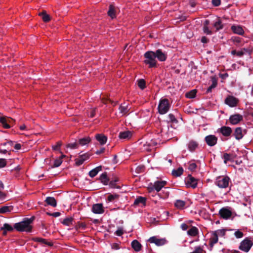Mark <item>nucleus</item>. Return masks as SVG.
I'll use <instances>...</instances> for the list:
<instances>
[{
    "mask_svg": "<svg viewBox=\"0 0 253 253\" xmlns=\"http://www.w3.org/2000/svg\"><path fill=\"white\" fill-rule=\"evenodd\" d=\"M34 219V217L30 218H25L22 221L15 223L14 228L19 232H31L32 229V226L31 224Z\"/></svg>",
    "mask_w": 253,
    "mask_h": 253,
    "instance_id": "obj_1",
    "label": "nucleus"
},
{
    "mask_svg": "<svg viewBox=\"0 0 253 253\" xmlns=\"http://www.w3.org/2000/svg\"><path fill=\"white\" fill-rule=\"evenodd\" d=\"M145 60L144 63L148 65L149 68H153L157 66V61L156 59L154 51H148L144 54Z\"/></svg>",
    "mask_w": 253,
    "mask_h": 253,
    "instance_id": "obj_2",
    "label": "nucleus"
},
{
    "mask_svg": "<svg viewBox=\"0 0 253 253\" xmlns=\"http://www.w3.org/2000/svg\"><path fill=\"white\" fill-rule=\"evenodd\" d=\"M253 245V239L247 237L243 240L240 244L239 249L245 252H248Z\"/></svg>",
    "mask_w": 253,
    "mask_h": 253,
    "instance_id": "obj_3",
    "label": "nucleus"
},
{
    "mask_svg": "<svg viewBox=\"0 0 253 253\" xmlns=\"http://www.w3.org/2000/svg\"><path fill=\"white\" fill-rule=\"evenodd\" d=\"M170 106V105L168 99L164 98L161 99L158 108L159 113L161 114L167 113L169 110Z\"/></svg>",
    "mask_w": 253,
    "mask_h": 253,
    "instance_id": "obj_4",
    "label": "nucleus"
},
{
    "mask_svg": "<svg viewBox=\"0 0 253 253\" xmlns=\"http://www.w3.org/2000/svg\"><path fill=\"white\" fill-rule=\"evenodd\" d=\"M230 180L227 176H219L216 178L215 184L219 188H226L228 187Z\"/></svg>",
    "mask_w": 253,
    "mask_h": 253,
    "instance_id": "obj_5",
    "label": "nucleus"
},
{
    "mask_svg": "<svg viewBox=\"0 0 253 253\" xmlns=\"http://www.w3.org/2000/svg\"><path fill=\"white\" fill-rule=\"evenodd\" d=\"M231 211L227 207L222 208L219 211V215L220 217L224 219H227L232 216Z\"/></svg>",
    "mask_w": 253,
    "mask_h": 253,
    "instance_id": "obj_6",
    "label": "nucleus"
},
{
    "mask_svg": "<svg viewBox=\"0 0 253 253\" xmlns=\"http://www.w3.org/2000/svg\"><path fill=\"white\" fill-rule=\"evenodd\" d=\"M218 138L214 135L210 134L205 137V141L206 144L211 147L217 144Z\"/></svg>",
    "mask_w": 253,
    "mask_h": 253,
    "instance_id": "obj_7",
    "label": "nucleus"
},
{
    "mask_svg": "<svg viewBox=\"0 0 253 253\" xmlns=\"http://www.w3.org/2000/svg\"><path fill=\"white\" fill-rule=\"evenodd\" d=\"M198 180L197 179L195 178L191 175H188L185 181L186 187L188 188L191 187L193 189L195 188L197 186Z\"/></svg>",
    "mask_w": 253,
    "mask_h": 253,
    "instance_id": "obj_8",
    "label": "nucleus"
},
{
    "mask_svg": "<svg viewBox=\"0 0 253 253\" xmlns=\"http://www.w3.org/2000/svg\"><path fill=\"white\" fill-rule=\"evenodd\" d=\"M225 103L231 107H234L237 106L239 100L233 96L229 95L225 99Z\"/></svg>",
    "mask_w": 253,
    "mask_h": 253,
    "instance_id": "obj_9",
    "label": "nucleus"
},
{
    "mask_svg": "<svg viewBox=\"0 0 253 253\" xmlns=\"http://www.w3.org/2000/svg\"><path fill=\"white\" fill-rule=\"evenodd\" d=\"M217 131L225 137H229L232 134V130L229 126H223L218 128Z\"/></svg>",
    "mask_w": 253,
    "mask_h": 253,
    "instance_id": "obj_10",
    "label": "nucleus"
},
{
    "mask_svg": "<svg viewBox=\"0 0 253 253\" xmlns=\"http://www.w3.org/2000/svg\"><path fill=\"white\" fill-rule=\"evenodd\" d=\"M218 241V237L216 235V233L214 231L211 233L210 238L209 239V246L211 250L213 246L216 244Z\"/></svg>",
    "mask_w": 253,
    "mask_h": 253,
    "instance_id": "obj_11",
    "label": "nucleus"
},
{
    "mask_svg": "<svg viewBox=\"0 0 253 253\" xmlns=\"http://www.w3.org/2000/svg\"><path fill=\"white\" fill-rule=\"evenodd\" d=\"M243 120L242 115L238 114L231 115L229 118V122L232 125L238 124L240 122Z\"/></svg>",
    "mask_w": 253,
    "mask_h": 253,
    "instance_id": "obj_12",
    "label": "nucleus"
},
{
    "mask_svg": "<svg viewBox=\"0 0 253 253\" xmlns=\"http://www.w3.org/2000/svg\"><path fill=\"white\" fill-rule=\"evenodd\" d=\"M154 53L155 54L156 58H157L160 61H165L167 58V54L163 52L160 49H157L155 52H154Z\"/></svg>",
    "mask_w": 253,
    "mask_h": 253,
    "instance_id": "obj_13",
    "label": "nucleus"
},
{
    "mask_svg": "<svg viewBox=\"0 0 253 253\" xmlns=\"http://www.w3.org/2000/svg\"><path fill=\"white\" fill-rule=\"evenodd\" d=\"M91 211L96 214H101L104 212L103 207L101 204H94L92 206Z\"/></svg>",
    "mask_w": 253,
    "mask_h": 253,
    "instance_id": "obj_14",
    "label": "nucleus"
},
{
    "mask_svg": "<svg viewBox=\"0 0 253 253\" xmlns=\"http://www.w3.org/2000/svg\"><path fill=\"white\" fill-rule=\"evenodd\" d=\"M148 241L150 243H155L157 246L164 245L166 242V240L165 239H159L155 236L151 237Z\"/></svg>",
    "mask_w": 253,
    "mask_h": 253,
    "instance_id": "obj_15",
    "label": "nucleus"
},
{
    "mask_svg": "<svg viewBox=\"0 0 253 253\" xmlns=\"http://www.w3.org/2000/svg\"><path fill=\"white\" fill-rule=\"evenodd\" d=\"M167 184V181L164 180L156 181L154 183V188L155 190L159 192Z\"/></svg>",
    "mask_w": 253,
    "mask_h": 253,
    "instance_id": "obj_16",
    "label": "nucleus"
},
{
    "mask_svg": "<svg viewBox=\"0 0 253 253\" xmlns=\"http://www.w3.org/2000/svg\"><path fill=\"white\" fill-rule=\"evenodd\" d=\"M210 24V20H206L203 23V32L206 35H212L213 34V32L210 29L209 25Z\"/></svg>",
    "mask_w": 253,
    "mask_h": 253,
    "instance_id": "obj_17",
    "label": "nucleus"
},
{
    "mask_svg": "<svg viewBox=\"0 0 253 253\" xmlns=\"http://www.w3.org/2000/svg\"><path fill=\"white\" fill-rule=\"evenodd\" d=\"M130 110V107L128 104L124 103L120 105L119 107V110L120 113L123 115H126L128 113Z\"/></svg>",
    "mask_w": 253,
    "mask_h": 253,
    "instance_id": "obj_18",
    "label": "nucleus"
},
{
    "mask_svg": "<svg viewBox=\"0 0 253 253\" xmlns=\"http://www.w3.org/2000/svg\"><path fill=\"white\" fill-rule=\"evenodd\" d=\"M233 135L237 140H240L242 139L244 136L242 127H236L234 130Z\"/></svg>",
    "mask_w": 253,
    "mask_h": 253,
    "instance_id": "obj_19",
    "label": "nucleus"
},
{
    "mask_svg": "<svg viewBox=\"0 0 253 253\" xmlns=\"http://www.w3.org/2000/svg\"><path fill=\"white\" fill-rule=\"evenodd\" d=\"M231 29L235 34H238L239 35H243L244 34V31L240 26L233 25L231 26Z\"/></svg>",
    "mask_w": 253,
    "mask_h": 253,
    "instance_id": "obj_20",
    "label": "nucleus"
},
{
    "mask_svg": "<svg viewBox=\"0 0 253 253\" xmlns=\"http://www.w3.org/2000/svg\"><path fill=\"white\" fill-rule=\"evenodd\" d=\"M96 139L101 145L105 144L107 140V137L103 134H97L95 135Z\"/></svg>",
    "mask_w": 253,
    "mask_h": 253,
    "instance_id": "obj_21",
    "label": "nucleus"
},
{
    "mask_svg": "<svg viewBox=\"0 0 253 253\" xmlns=\"http://www.w3.org/2000/svg\"><path fill=\"white\" fill-rule=\"evenodd\" d=\"M213 27L215 29V32L223 28V24L219 17H218L216 21L214 22Z\"/></svg>",
    "mask_w": 253,
    "mask_h": 253,
    "instance_id": "obj_22",
    "label": "nucleus"
},
{
    "mask_svg": "<svg viewBox=\"0 0 253 253\" xmlns=\"http://www.w3.org/2000/svg\"><path fill=\"white\" fill-rule=\"evenodd\" d=\"M131 245L132 248L135 252H139L141 250L142 246L141 244L136 240L132 241Z\"/></svg>",
    "mask_w": 253,
    "mask_h": 253,
    "instance_id": "obj_23",
    "label": "nucleus"
},
{
    "mask_svg": "<svg viewBox=\"0 0 253 253\" xmlns=\"http://www.w3.org/2000/svg\"><path fill=\"white\" fill-rule=\"evenodd\" d=\"M187 234L188 235L191 237H195L198 235L199 230L196 227L192 226L189 230H188Z\"/></svg>",
    "mask_w": 253,
    "mask_h": 253,
    "instance_id": "obj_24",
    "label": "nucleus"
},
{
    "mask_svg": "<svg viewBox=\"0 0 253 253\" xmlns=\"http://www.w3.org/2000/svg\"><path fill=\"white\" fill-rule=\"evenodd\" d=\"M185 205L186 202L180 200H176L174 203V206L179 210H182L184 209Z\"/></svg>",
    "mask_w": 253,
    "mask_h": 253,
    "instance_id": "obj_25",
    "label": "nucleus"
},
{
    "mask_svg": "<svg viewBox=\"0 0 253 253\" xmlns=\"http://www.w3.org/2000/svg\"><path fill=\"white\" fill-rule=\"evenodd\" d=\"M132 136V133L130 131H125L121 132L119 133V138L120 139H128Z\"/></svg>",
    "mask_w": 253,
    "mask_h": 253,
    "instance_id": "obj_26",
    "label": "nucleus"
},
{
    "mask_svg": "<svg viewBox=\"0 0 253 253\" xmlns=\"http://www.w3.org/2000/svg\"><path fill=\"white\" fill-rule=\"evenodd\" d=\"M45 202L46 203L53 207H55L57 205V203L55 199L53 197H48L46 198Z\"/></svg>",
    "mask_w": 253,
    "mask_h": 253,
    "instance_id": "obj_27",
    "label": "nucleus"
},
{
    "mask_svg": "<svg viewBox=\"0 0 253 253\" xmlns=\"http://www.w3.org/2000/svg\"><path fill=\"white\" fill-rule=\"evenodd\" d=\"M248 50L246 48H243L240 51H237L236 50H233L231 51V54L233 55H236L238 57H242L245 53L247 52Z\"/></svg>",
    "mask_w": 253,
    "mask_h": 253,
    "instance_id": "obj_28",
    "label": "nucleus"
},
{
    "mask_svg": "<svg viewBox=\"0 0 253 253\" xmlns=\"http://www.w3.org/2000/svg\"><path fill=\"white\" fill-rule=\"evenodd\" d=\"M99 180L104 185L108 184L109 181V179L107 176V174L106 172H104L101 174L99 177Z\"/></svg>",
    "mask_w": 253,
    "mask_h": 253,
    "instance_id": "obj_29",
    "label": "nucleus"
},
{
    "mask_svg": "<svg viewBox=\"0 0 253 253\" xmlns=\"http://www.w3.org/2000/svg\"><path fill=\"white\" fill-rule=\"evenodd\" d=\"M146 198L141 196L137 197L134 201L133 205L137 206L140 204H142L143 205H146Z\"/></svg>",
    "mask_w": 253,
    "mask_h": 253,
    "instance_id": "obj_30",
    "label": "nucleus"
},
{
    "mask_svg": "<svg viewBox=\"0 0 253 253\" xmlns=\"http://www.w3.org/2000/svg\"><path fill=\"white\" fill-rule=\"evenodd\" d=\"M102 170V167L101 166H98L94 169H92L89 172V175L90 177H94L95 176L99 171H101Z\"/></svg>",
    "mask_w": 253,
    "mask_h": 253,
    "instance_id": "obj_31",
    "label": "nucleus"
},
{
    "mask_svg": "<svg viewBox=\"0 0 253 253\" xmlns=\"http://www.w3.org/2000/svg\"><path fill=\"white\" fill-rule=\"evenodd\" d=\"M86 227L87 226L85 222L78 221L76 223L75 228L77 231H78L80 229L85 230L86 228Z\"/></svg>",
    "mask_w": 253,
    "mask_h": 253,
    "instance_id": "obj_32",
    "label": "nucleus"
},
{
    "mask_svg": "<svg viewBox=\"0 0 253 253\" xmlns=\"http://www.w3.org/2000/svg\"><path fill=\"white\" fill-rule=\"evenodd\" d=\"M0 123L4 128H9L10 127V125L8 124V118L5 117L0 118Z\"/></svg>",
    "mask_w": 253,
    "mask_h": 253,
    "instance_id": "obj_33",
    "label": "nucleus"
},
{
    "mask_svg": "<svg viewBox=\"0 0 253 253\" xmlns=\"http://www.w3.org/2000/svg\"><path fill=\"white\" fill-rule=\"evenodd\" d=\"M183 173V169L182 167H179L176 169L172 171V175L175 177H178L181 175Z\"/></svg>",
    "mask_w": 253,
    "mask_h": 253,
    "instance_id": "obj_34",
    "label": "nucleus"
},
{
    "mask_svg": "<svg viewBox=\"0 0 253 253\" xmlns=\"http://www.w3.org/2000/svg\"><path fill=\"white\" fill-rule=\"evenodd\" d=\"M34 241L43 244L47 245L49 246H52L53 245L51 242H49L46 239L42 238H36L34 239Z\"/></svg>",
    "mask_w": 253,
    "mask_h": 253,
    "instance_id": "obj_35",
    "label": "nucleus"
},
{
    "mask_svg": "<svg viewBox=\"0 0 253 253\" xmlns=\"http://www.w3.org/2000/svg\"><path fill=\"white\" fill-rule=\"evenodd\" d=\"M198 143L194 141H191L188 143V149L190 151H194L198 147Z\"/></svg>",
    "mask_w": 253,
    "mask_h": 253,
    "instance_id": "obj_36",
    "label": "nucleus"
},
{
    "mask_svg": "<svg viewBox=\"0 0 253 253\" xmlns=\"http://www.w3.org/2000/svg\"><path fill=\"white\" fill-rule=\"evenodd\" d=\"M91 141V139L89 137H85L79 140V144L82 146L88 144Z\"/></svg>",
    "mask_w": 253,
    "mask_h": 253,
    "instance_id": "obj_37",
    "label": "nucleus"
},
{
    "mask_svg": "<svg viewBox=\"0 0 253 253\" xmlns=\"http://www.w3.org/2000/svg\"><path fill=\"white\" fill-rule=\"evenodd\" d=\"M13 206H3L0 208V213H4L7 212L11 211L13 210Z\"/></svg>",
    "mask_w": 253,
    "mask_h": 253,
    "instance_id": "obj_38",
    "label": "nucleus"
},
{
    "mask_svg": "<svg viewBox=\"0 0 253 253\" xmlns=\"http://www.w3.org/2000/svg\"><path fill=\"white\" fill-rule=\"evenodd\" d=\"M108 14L112 19H114L116 17L115 10L114 6L112 5H110L109 6V9L108 11Z\"/></svg>",
    "mask_w": 253,
    "mask_h": 253,
    "instance_id": "obj_39",
    "label": "nucleus"
},
{
    "mask_svg": "<svg viewBox=\"0 0 253 253\" xmlns=\"http://www.w3.org/2000/svg\"><path fill=\"white\" fill-rule=\"evenodd\" d=\"M74 220L73 217H70L65 218L61 223L64 225L70 226L72 224Z\"/></svg>",
    "mask_w": 253,
    "mask_h": 253,
    "instance_id": "obj_40",
    "label": "nucleus"
},
{
    "mask_svg": "<svg viewBox=\"0 0 253 253\" xmlns=\"http://www.w3.org/2000/svg\"><path fill=\"white\" fill-rule=\"evenodd\" d=\"M120 195L117 194H109L107 197L108 202H113L119 199Z\"/></svg>",
    "mask_w": 253,
    "mask_h": 253,
    "instance_id": "obj_41",
    "label": "nucleus"
},
{
    "mask_svg": "<svg viewBox=\"0 0 253 253\" xmlns=\"http://www.w3.org/2000/svg\"><path fill=\"white\" fill-rule=\"evenodd\" d=\"M40 15L42 16V19L44 22H48L50 20V16L45 11L42 12Z\"/></svg>",
    "mask_w": 253,
    "mask_h": 253,
    "instance_id": "obj_42",
    "label": "nucleus"
},
{
    "mask_svg": "<svg viewBox=\"0 0 253 253\" xmlns=\"http://www.w3.org/2000/svg\"><path fill=\"white\" fill-rule=\"evenodd\" d=\"M197 91L195 89L192 90L185 94V96L188 98H193L196 96Z\"/></svg>",
    "mask_w": 253,
    "mask_h": 253,
    "instance_id": "obj_43",
    "label": "nucleus"
},
{
    "mask_svg": "<svg viewBox=\"0 0 253 253\" xmlns=\"http://www.w3.org/2000/svg\"><path fill=\"white\" fill-rule=\"evenodd\" d=\"M14 227H12L8 223H4L3 226L0 228V230H5L7 231L11 232L13 230Z\"/></svg>",
    "mask_w": 253,
    "mask_h": 253,
    "instance_id": "obj_44",
    "label": "nucleus"
},
{
    "mask_svg": "<svg viewBox=\"0 0 253 253\" xmlns=\"http://www.w3.org/2000/svg\"><path fill=\"white\" fill-rule=\"evenodd\" d=\"M138 86L141 89H143L146 87V83L144 80L140 79L138 81Z\"/></svg>",
    "mask_w": 253,
    "mask_h": 253,
    "instance_id": "obj_45",
    "label": "nucleus"
},
{
    "mask_svg": "<svg viewBox=\"0 0 253 253\" xmlns=\"http://www.w3.org/2000/svg\"><path fill=\"white\" fill-rule=\"evenodd\" d=\"M217 85V81L215 80H212V84L210 85L207 90V93L211 92L212 91V89L215 88Z\"/></svg>",
    "mask_w": 253,
    "mask_h": 253,
    "instance_id": "obj_46",
    "label": "nucleus"
},
{
    "mask_svg": "<svg viewBox=\"0 0 253 253\" xmlns=\"http://www.w3.org/2000/svg\"><path fill=\"white\" fill-rule=\"evenodd\" d=\"M242 38L239 37H232L231 40L236 44V45H238L241 42Z\"/></svg>",
    "mask_w": 253,
    "mask_h": 253,
    "instance_id": "obj_47",
    "label": "nucleus"
},
{
    "mask_svg": "<svg viewBox=\"0 0 253 253\" xmlns=\"http://www.w3.org/2000/svg\"><path fill=\"white\" fill-rule=\"evenodd\" d=\"M168 117L169 119V122L171 123H177L178 121L175 117L174 115L172 114H169L168 116Z\"/></svg>",
    "mask_w": 253,
    "mask_h": 253,
    "instance_id": "obj_48",
    "label": "nucleus"
},
{
    "mask_svg": "<svg viewBox=\"0 0 253 253\" xmlns=\"http://www.w3.org/2000/svg\"><path fill=\"white\" fill-rule=\"evenodd\" d=\"M86 160V157H85V158H82L81 157H80L79 159H76V164L77 166H80L82 165Z\"/></svg>",
    "mask_w": 253,
    "mask_h": 253,
    "instance_id": "obj_49",
    "label": "nucleus"
},
{
    "mask_svg": "<svg viewBox=\"0 0 253 253\" xmlns=\"http://www.w3.org/2000/svg\"><path fill=\"white\" fill-rule=\"evenodd\" d=\"M231 155L228 153H224L223 155V159L224 163L226 164L228 161H230L231 160Z\"/></svg>",
    "mask_w": 253,
    "mask_h": 253,
    "instance_id": "obj_50",
    "label": "nucleus"
},
{
    "mask_svg": "<svg viewBox=\"0 0 253 253\" xmlns=\"http://www.w3.org/2000/svg\"><path fill=\"white\" fill-rule=\"evenodd\" d=\"M197 168V165L193 162H190L189 164L188 169L193 171H194Z\"/></svg>",
    "mask_w": 253,
    "mask_h": 253,
    "instance_id": "obj_51",
    "label": "nucleus"
},
{
    "mask_svg": "<svg viewBox=\"0 0 253 253\" xmlns=\"http://www.w3.org/2000/svg\"><path fill=\"white\" fill-rule=\"evenodd\" d=\"M154 184L152 183H150L147 187V190L149 193H154L155 190V188H154Z\"/></svg>",
    "mask_w": 253,
    "mask_h": 253,
    "instance_id": "obj_52",
    "label": "nucleus"
},
{
    "mask_svg": "<svg viewBox=\"0 0 253 253\" xmlns=\"http://www.w3.org/2000/svg\"><path fill=\"white\" fill-rule=\"evenodd\" d=\"M62 145L61 141H58L56 145L52 146V149L53 150L58 151L59 150L61 146Z\"/></svg>",
    "mask_w": 253,
    "mask_h": 253,
    "instance_id": "obj_53",
    "label": "nucleus"
},
{
    "mask_svg": "<svg viewBox=\"0 0 253 253\" xmlns=\"http://www.w3.org/2000/svg\"><path fill=\"white\" fill-rule=\"evenodd\" d=\"M216 233V235L218 236H224L225 234V231L224 229H219L214 231Z\"/></svg>",
    "mask_w": 253,
    "mask_h": 253,
    "instance_id": "obj_54",
    "label": "nucleus"
},
{
    "mask_svg": "<svg viewBox=\"0 0 253 253\" xmlns=\"http://www.w3.org/2000/svg\"><path fill=\"white\" fill-rule=\"evenodd\" d=\"M7 161L5 159H0V169L6 166Z\"/></svg>",
    "mask_w": 253,
    "mask_h": 253,
    "instance_id": "obj_55",
    "label": "nucleus"
},
{
    "mask_svg": "<svg viewBox=\"0 0 253 253\" xmlns=\"http://www.w3.org/2000/svg\"><path fill=\"white\" fill-rule=\"evenodd\" d=\"M79 144L77 142L69 143L67 145V147L71 149H76L78 147Z\"/></svg>",
    "mask_w": 253,
    "mask_h": 253,
    "instance_id": "obj_56",
    "label": "nucleus"
},
{
    "mask_svg": "<svg viewBox=\"0 0 253 253\" xmlns=\"http://www.w3.org/2000/svg\"><path fill=\"white\" fill-rule=\"evenodd\" d=\"M96 108H91L90 109V112H89V117L93 118V117H95V114H96Z\"/></svg>",
    "mask_w": 253,
    "mask_h": 253,
    "instance_id": "obj_57",
    "label": "nucleus"
},
{
    "mask_svg": "<svg viewBox=\"0 0 253 253\" xmlns=\"http://www.w3.org/2000/svg\"><path fill=\"white\" fill-rule=\"evenodd\" d=\"M234 235L237 238H241L243 237L244 234L242 232L238 230L235 232Z\"/></svg>",
    "mask_w": 253,
    "mask_h": 253,
    "instance_id": "obj_58",
    "label": "nucleus"
},
{
    "mask_svg": "<svg viewBox=\"0 0 253 253\" xmlns=\"http://www.w3.org/2000/svg\"><path fill=\"white\" fill-rule=\"evenodd\" d=\"M62 163V161L61 159H56L54 162L53 166L54 167H58Z\"/></svg>",
    "mask_w": 253,
    "mask_h": 253,
    "instance_id": "obj_59",
    "label": "nucleus"
},
{
    "mask_svg": "<svg viewBox=\"0 0 253 253\" xmlns=\"http://www.w3.org/2000/svg\"><path fill=\"white\" fill-rule=\"evenodd\" d=\"M212 4L214 6H218L220 5L221 0H212Z\"/></svg>",
    "mask_w": 253,
    "mask_h": 253,
    "instance_id": "obj_60",
    "label": "nucleus"
},
{
    "mask_svg": "<svg viewBox=\"0 0 253 253\" xmlns=\"http://www.w3.org/2000/svg\"><path fill=\"white\" fill-rule=\"evenodd\" d=\"M6 193L0 190V200H3L6 197Z\"/></svg>",
    "mask_w": 253,
    "mask_h": 253,
    "instance_id": "obj_61",
    "label": "nucleus"
},
{
    "mask_svg": "<svg viewBox=\"0 0 253 253\" xmlns=\"http://www.w3.org/2000/svg\"><path fill=\"white\" fill-rule=\"evenodd\" d=\"M111 246L112 249L114 250H119L121 248L120 244L118 243H113Z\"/></svg>",
    "mask_w": 253,
    "mask_h": 253,
    "instance_id": "obj_62",
    "label": "nucleus"
},
{
    "mask_svg": "<svg viewBox=\"0 0 253 253\" xmlns=\"http://www.w3.org/2000/svg\"><path fill=\"white\" fill-rule=\"evenodd\" d=\"M209 40L205 36L202 37L201 38V42L204 43L208 42Z\"/></svg>",
    "mask_w": 253,
    "mask_h": 253,
    "instance_id": "obj_63",
    "label": "nucleus"
},
{
    "mask_svg": "<svg viewBox=\"0 0 253 253\" xmlns=\"http://www.w3.org/2000/svg\"><path fill=\"white\" fill-rule=\"evenodd\" d=\"M189 226L185 223H183L181 225V228L183 230H186L188 228Z\"/></svg>",
    "mask_w": 253,
    "mask_h": 253,
    "instance_id": "obj_64",
    "label": "nucleus"
}]
</instances>
